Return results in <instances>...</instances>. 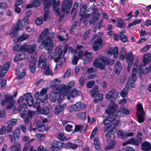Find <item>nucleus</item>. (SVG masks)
I'll return each instance as SVG.
<instances>
[{"mask_svg":"<svg viewBox=\"0 0 151 151\" xmlns=\"http://www.w3.org/2000/svg\"><path fill=\"white\" fill-rule=\"evenodd\" d=\"M46 35V37L42 42L40 47L42 49V46L43 45V47H45L48 50V53H50V51L52 50L53 46L52 39L54 36V33L49 32L48 28H45L39 36L37 41L40 42Z\"/></svg>","mask_w":151,"mask_h":151,"instance_id":"f257e3e1","label":"nucleus"},{"mask_svg":"<svg viewBox=\"0 0 151 151\" xmlns=\"http://www.w3.org/2000/svg\"><path fill=\"white\" fill-rule=\"evenodd\" d=\"M65 86L60 85L56 88L55 89L52 90L50 93V99L52 102H54L57 98V101L59 103H60L64 99L65 96L68 95V91L65 89Z\"/></svg>","mask_w":151,"mask_h":151,"instance_id":"f03ea898","label":"nucleus"},{"mask_svg":"<svg viewBox=\"0 0 151 151\" xmlns=\"http://www.w3.org/2000/svg\"><path fill=\"white\" fill-rule=\"evenodd\" d=\"M117 107V105L114 102H111L109 105L108 108L106 110V112L109 115L104 120V125H109L111 126V123L115 119L116 116L114 112Z\"/></svg>","mask_w":151,"mask_h":151,"instance_id":"7ed1b4c3","label":"nucleus"},{"mask_svg":"<svg viewBox=\"0 0 151 151\" xmlns=\"http://www.w3.org/2000/svg\"><path fill=\"white\" fill-rule=\"evenodd\" d=\"M68 46L65 45L63 49L62 46L59 45L57 47L55 50V53L52 52L50 55L51 58H53L55 57L54 59V61L56 63L59 62L61 59L62 55V57L64 56L65 55L67 52Z\"/></svg>","mask_w":151,"mask_h":151,"instance_id":"20e7f679","label":"nucleus"},{"mask_svg":"<svg viewBox=\"0 0 151 151\" xmlns=\"http://www.w3.org/2000/svg\"><path fill=\"white\" fill-rule=\"evenodd\" d=\"M19 45H16L14 46L13 50L14 51L19 50V51H23L32 54L35 50L36 45L35 44L28 45L27 44L24 43L21 45L19 49Z\"/></svg>","mask_w":151,"mask_h":151,"instance_id":"39448f33","label":"nucleus"},{"mask_svg":"<svg viewBox=\"0 0 151 151\" xmlns=\"http://www.w3.org/2000/svg\"><path fill=\"white\" fill-rule=\"evenodd\" d=\"M109 63V61L108 58L104 56L100 55L95 60L93 64L95 67L103 70L105 68L106 65Z\"/></svg>","mask_w":151,"mask_h":151,"instance_id":"423d86ee","label":"nucleus"},{"mask_svg":"<svg viewBox=\"0 0 151 151\" xmlns=\"http://www.w3.org/2000/svg\"><path fill=\"white\" fill-rule=\"evenodd\" d=\"M47 89L46 88H44L42 89L39 93L37 91L35 94V99L37 100V101L35 103H39L40 101L42 103H46L47 101Z\"/></svg>","mask_w":151,"mask_h":151,"instance_id":"0eeeda50","label":"nucleus"},{"mask_svg":"<svg viewBox=\"0 0 151 151\" xmlns=\"http://www.w3.org/2000/svg\"><path fill=\"white\" fill-rule=\"evenodd\" d=\"M138 63L139 61L137 60L134 66V67L132 70L131 76V78L129 79L127 85V86H128L129 88H131L134 86V83L137 80L136 74L137 73Z\"/></svg>","mask_w":151,"mask_h":151,"instance_id":"6e6552de","label":"nucleus"},{"mask_svg":"<svg viewBox=\"0 0 151 151\" xmlns=\"http://www.w3.org/2000/svg\"><path fill=\"white\" fill-rule=\"evenodd\" d=\"M105 136L108 145L105 147V149L106 150H111L114 148L116 145V142L113 141L114 138V135L111 133V131H109L106 134Z\"/></svg>","mask_w":151,"mask_h":151,"instance_id":"1a4fd4ad","label":"nucleus"},{"mask_svg":"<svg viewBox=\"0 0 151 151\" xmlns=\"http://www.w3.org/2000/svg\"><path fill=\"white\" fill-rule=\"evenodd\" d=\"M72 4V2L69 1V0H64L63 1L61 6V12L60 16V18L63 17L65 12L67 13L69 12Z\"/></svg>","mask_w":151,"mask_h":151,"instance_id":"9d476101","label":"nucleus"},{"mask_svg":"<svg viewBox=\"0 0 151 151\" xmlns=\"http://www.w3.org/2000/svg\"><path fill=\"white\" fill-rule=\"evenodd\" d=\"M98 88V86H95L91 91V96L96 98V99L93 100L94 103L98 102L99 101L102 100L103 95V93H99V90Z\"/></svg>","mask_w":151,"mask_h":151,"instance_id":"9b49d317","label":"nucleus"},{"mask_svg":"<svg viewBox=\"0 0 151 151\" xmlns=\"http://www.w3.org/2000/svg\"><path fill=\"white\" fill-rule=\"evenodd\" d=\"M137 115L138 121L139 123L143 122L144 120V112L142 105L139 104L137 106Z\"/></svg>","mask_w":151,"mask_h":151,"instance_id":"f8f14e48","label":"nucleus"},{"mask_svg":"<svg viewBox=\"0 0 151 151\" xmlns=\"http://www.w3.org/2000/svg\"><path fill=\"white\" fill-rule=\"evenodd\" d=\"M78 58L81 59H83L84 57H86L83 61L84 64L89 63L92 60L91 54L87 52H86L83 54L82 52L80 51L78 52Z\"/></svg>","mask_w":151,"mask_h":151,"instance_id":"ddd939ff","label":"nucleus"},{"mask_svg":"<svg viewBox=\"0 0 151 151\" xmlns=\"http://www.w3.org/2000/svg\"><path fill=\"white\" fill-rule=\"evenodd\" d=\"M36 124L37 127L35 128L29 129V130L30 132L32 131H35L36 130L39 132H43L45 129V125L42 123V120L40 119V117L36 119Z\"/></svg>","mask_w":151,"mask_h":151,"instance_id":"4468645a","label":"nucleus"},{"mask_svg":"<svg viewBox=\"0 0 151 151\" xmlns=\"http://www.w3.org/2000/svg\"><path fill=\"white\" fill-rule=\"evenodd\" d=\"M65 143L58 141H54L52 144L50 150L51 151H56L65 147Z\"/></svg>","mask_w":151,"mask_h":151,"instance_id":"2eb2a0df","label":"nucleus"},{"mask_svg":"<svg viewBox=\"0 0 151 151\" xmlns=\"http://www.w3.org/2000/svg\"><path fill=\"white\" fill-rule=\"evenodd\" d=\"M44 9L46 12L44 15V20L46 21L49 14V12L48 9L50 7L51 4V0H44Z\"/></svg>","mask_w":151,"mask_h":151,"instance_id":"dca6fc26","label":"nucleus"},{"mask_svg":"<svg viewBox=\"0 0 151 151\" xmlns=\"http://www.w3.org/2000/svg\"><path fill=\"white\" fill-rule=\"evenodd\" d=\"M47 62L46 58L43 55H41L38 60L37 66L40 68L45 69L47 67Z\"/></svg>","mask_w":151,"mask_h":151,"instance_id":"f3484780","label":"nucleus"},{"mask_svg":"<svg viewBox=\"0 0 151 151\" xmlns=\"http://www.w3.org/2000/svg\"><path fill=\"white\" fill-rule=\"evenodd\" d=\"M119 93L115 89L112 90L106 95L105 98L106 99L109 100L111 99H116L118 97Z\"/></svg>","mask_w":151,"mask_h":151,"instance_id":"a211bd4d","label":"nucleus"},{"mask_svg":"<svg viewBox=\"0 0 151 151\" xmlns=\"http://www.w3.org/2000/svg\"><path fill=\"white\" fill-rule=\"evenodd\" d=\"M79 93V91L77 89H73L68 96L67 99L72 103L73 102L74 99H73L76 96L78 95Z\"/></svg>","mask_w":151,"mask_h":151,"instance_id":"6ab92c4d","label":"nucleus"},{"mask_svg":"<svg viewBox=\"0 0 151 151\" xmlns=\"http://www.w3.org/2000/svg\"><path fill=\"white\" fill-rule=\"evenodd\" d=\"M10 65V62H7L3 65L0 66V78L3 77L7 71Z\"/></svg>","mask_w":151,"mask_h":151,"instance_id":"aec40b11","label":"nucleus"},{"mask_svg":"<svg viewBox=\"0 0 151 151\" xmlns=\"http://www.w3.org/2000/svg\"><path fill=\"white\" fill-rule=\"evenodd\" d=\"M39 103H35L34 107L36 108L37 111L39 112L40 113L44 115H47L49 113V109L48 107H45L43 108H41Z\"/></svg>","mask_w":151,"mask_h":151,"instance_id":"412c9836","label":"nucleus"},{"mask_svg":"<svg viewBox=\"0 0 151 151\" xmlns=\"http://www.w3.org/2000/svg\"><path fill=\"white\" fill-rule=\"evenodd\" d=\"M102 40L101 38H97L94 41L93 45V50L96 51L100 48L102 47Z\"/></svg>","mask_w":151,"mask_h":151,"instance_id":"4be33fe9","label":"nucleus"},{"mask_svg":"<svg viewBox=\"0 0 151 151\" xmlns=\"http://www.w3.org/2000/svg\"><path fill=\"white\" fill-rule=\"evenodd\" d=\"M113 53V55L114 58H116L118 54V48L115 47L113 50L112 48L109 47L108 48L107 50V54L109 56H111Z\"/></svg>","mask_w":151,"mask_h":151,"instance_id":"5701e85b","label":"nucleus"},{"mask_svg":"<svg viewBox=\"0 0 151 151\" xmlns=\"http://www.w3.org/2000/svg\"><path fill=\"white\" fill-rule=\"evenodd\" d=\"M35 111L30 110H28L27 111H24L20 114V116L22 118H31L35 115Z\"/></svg>","mask_w":151,"mask_h":151,"instance_id":"b1692460","label":"nucleus"},{"mask_svg":"<svg viewBox=\"0 0 151 151\" xmlns=\"http://www.w3.org/2000/svg\"><path fill=\"white\" fill-rule=\"evenodd\" d=\"M18 22L19 23L16 25L18 26L19 29L20 30H22L25 26L28 24L29 19L27 17H24L21 22L20 20H19Z\"/></svg>","mask_w":151,"mask_h":151,"instance_id":"393cba45","label":"nucleus"},{"mask_svg":"<svg viewBox=\"0 0 151 151\" xmlns=\"http://www.w3.org/2000/svg\"><path fill=\"white\" fill-rule=\"evenodd\" d=\"M88 12L91 13L93 17L95 19H97L100 16V14L99 13L98 9L94 6H91L87 10Z\"/></svg>","mask_w":151,"mask_h":151,"instance_id":"a878e982","label":"nucleus"},{"mask_svg":"<svg viewBox=\"0 0 151 151\" xmlns=\"http://www.w3.org/2000/svg\"><path fill=\"white\" fill-rule=\"evenodd\" d=\"M142 64H141L140 65L138 69V72L140 76H141L142 74L146 75L148 73L151 72V64L149 67L146 68L143 71L142 70Z\"/></svg>","mask_w":151,"mask_h":151,"instance_id":"bb28decb","label":"nucleus"},{"mask_svg":"<svg viewBox=\"0 0 151 151\" xmlns=\"http://www.w3.org/2000/svg\"><path fill=\"white\" fill-rule=\"evenodd\" d=\"M137 139H135L132 138L130 139L132 140L131 142V144L138 145L142 142V134L140 133H138L137 135Z\"/></svg>","mask_w":151,"mask_h":151,"instance_id":"cd10ccee","label":"nucleus"},{"mask_svg":"<svg viewBox=\"0 0 151 151\" xmlns=\"http://www.w3.org/2000/svg\"><path fill=\"white\" fill-rule=\"evenodd\" d=\"M129 110L127 108L123 107L121 108L120 110H118L116 112V116L118 117H120L122 114L127 115L129 113Z\"/></svg>","mask_w":151,"mask_h":151,"instance_id":"c85d7f7f","label":"nucleus"},{"mask_svg":"<svg viewBox=\"0 0 151 151\" xmlns=\"http://www.w3.org/2000/svg\"><path fill=\"white\" fill-rule=\"evenodd\" d=\"M29 35L26 33H23L19 37L15 38L14 40V43H17L18 42H21L29 38Z\"/></svg>","mask_w":151,"mask_h":151,"instance_id":"c756f323","label":"nucleus"},{"mask_svg":"<svg viewBox=\"0 0 151 151\" xmlns=\"http://www.w3.org/2000/svg\"><path fill=\"white\" fill-rule=\"evenodd\" d=\"M150 62H151V54L149 53L145 54L143 59V66H145Z\"/></svg>","mask_w":151,"mask_h":151,"instance_id":"7c9ffc66","label":"nucleus"},{"mask_svg":"<svg viewBox=\"0 0 151 151\" xmlns=\"http://www.w3.org/2000/svg\"><path fill=\"white\" fill-rule=\"evenodd\" d=\"M27 58L28 60L30 62H31L29 66L30 70L32 73H33L35 71V70L36 61L35 60L34 58H31L29 60L28 59V58Z\"/></svg>","mask_w":151,"mask_h":151,"instance_id":"2f4dec72","label":"nucleus"},{"mask_svg":"<svg viewBox=\"0 0 151 151\" xmlns=\"http://www.w3.org/2000/svg\"><path fill=\"white\" fill-rule=\"evenodd\" d=\"M63 124L64 125L67 124L65 127V129L67 132H70L73 130V125L74 124L72 123L65 121H63Z\"/></svg>","mask_w":151,"mask_h":151,"instance_id":"473e14b6","label":"nucleus"},{"mask_svg":"<svg viewBox=\"0 0 151 151\" xmlns=\"http://www.w3.org/2000/svg\"><path fill=\"white\" fill-rule=\"evenodd\" d=\"M25 99L29 106H32L34 103L33 99L29 93L24 95Z\"/></svg>","mask_w":151,"mask_h":151,"instance_id":"72a5a7b5","label":"nucleus"},{"mask_svg":"<svg viewBox=\"0 0 151 151\" xmlns=\"http://www.w3.org/2000/svg\"><path fill=\"white\" fill-rule=\"evenodd\" d=\"M18 27V26L16 24L12 27L9 33L11 37H14L17 35V31L20 30Z\"/></svg>","mask_w":151,"mask_h":151,"instance_id":"f704fd0d","label":"nucleus"},{"mask_svg":"<svg viewBox=\"0 0 151 151\" xmlns=\"http://www.w3.org/2000/svg\"><path fill=\"white\" fill-rule=\"evenodd\" d=\"M93 145L94 146L96 149L99 150L101 149V144L98 137H96L94 139Z\"/></svg>","mask_w":151,"mask_h":151,"instance_id":"c9c22d12","label":"nucleus"},{"mask_svg":"<svg viewBox=\"0 0 151 151\" xmlns=\"http://www.w3.org/2000/svg\"><path fill=\"white\" fill-rule=\"evenodd\" d=\"M66 106V104H65L63 105L60 104L57 106L55 108V113L56 114H58L59 112L62 111L64 109Z\"/></svg>","mask_w":151,"mask_h":151,"instance_id":"e433bc0d","label":"nucleus"},{"mask_svg":"<svg viewBox=\"0 0 151 151\" xmlns=\"http://www.w3.org/2000/svg\"><path fill=\"white\" fill-rule=\"evenodd\" d=\"M60 83V81L58 78H56L52 81L51 83V86L52 90L55 89L56 87Z\"/></svg>","mask_w":151,"mask_h":151,"instance_id":"4c0bfd02","label":"nucleus"},{"mask_svg":"<svg viewBox=\"0 0 151 151\" xmlns=\"http://www.w3.org/2000/svg\"><path fill=\"white\" fill-rule=\"evenodd\" d=\"M25 57L26 55L24 52L20 53L16 55L14 60L15 62H17L19 60H23L25 59Z\"/></svg>","mask_w":151,"mask_h":151,"instance_id":"58836bf2","label":"nucleus"},{"mask_svg":"<svg viewBox=\"0 0 151 151\" xmlns=\"http://www.w3.org/2000/svg\"><path fill=\"white\" fill-rule=\"evenodd\" d=\"M142 149L143 150L149 151L151 149V146L150 143L148 142H145L142 144Z\"/></svg>","mask_w":151,"mask_h":151,"instance_id":"ea45409f","label":"nucleus"},{"mask_svg":"<svg viewBox=\"0 0 151 151\" xmlns=\"http://www.w3.org/2000/svg\"><path fill=\"white\" fill-rule=\"evenodd\" d=\"M115 73L119 74L122 70V66L120 63L118 61H117L114 67Z\"/></svg>","mask_w":151,"mask_h":151,"instance_id":"a19ab883","label":"nucleus"},{"mask_svg":"<svg viewBox=\"0 0 151 151\" xmlns=\"http://www.w3.org/2000/svg\"><path fill=\"white\" fill-rule=\"evenodd\" d=\"M65 147L66 149L71 148L73 150H76L78 147V145L76 144H73L71 142H69L65 144Z\"/></svg>","mask_w":151,"mask_h":151,"instance_id":"79ce46f5","label":"nucleus"},{"mask_svg":"<svg viewBox=\"0 0 151 151\" xmlns=\"http://www.w3.org/2000/svg\"><path fill=\"white\" fill-rule=\"evenodd\" d=\"M72 109L75 111H78L80 110L81 108V102H76L72 106Z\"/></svg>","mask_w":151,"mask_h":151,"instance_id":"37998d69","label":"nucleus"},{"mask_svg":"<svg viewBox=\"0 0 151 151\" xmlns=\"http://www.w3.org/2000/svg\"><path fill=\"white\" fill-rule=\"evenodd\" d=\"M57 138L60 140L62 141H67L70 139V138L65 136L63 133H60L58 134L57 136Z\"/></svg>","mask_w":151,"mask_h":151,"instance_id":"c03bdc74","label":"nucleus"},{"mask_svg":"<svg viewBox=\"0 0 151 151\" xmlns=\"http://www.w3.org/2000/svg\"><path fill=\"white\" fill-rule=\"evenodd\" d=\"M21 150L20 145L19 143H16L11 147V151H20Z\"/></svg>","mask_w":151,"mask_h":151,"instance_id":"a18cd8bd","label":"nucleus"},{"mask_svg":"<svg viewBox=\"0 0 151 151\" xmlns=\"http://www.w3.org/2000/svg\"><path fill=\"white\" fill-rule=\"evenodd\" d=\"M75 83V82L74 81H72L69 82L68 85L67 86L66 85L63 84H61V85H63L65 86V89L68 91V94L70 90L71 89L72 87L74 85Z\"/></svg>","mask_w":151,"mask_h":151,"instance_id":"49530a36","label":"nucleus"},{"mask_svg":"<svg viewBox=\"0 0 151 151\" xmlns=\"http://www.w3.org/2000/svg\"><path fill=\"white\" fill-rule=\"evenodd\" d=\"M129 88L128 86H126L122 90L121 93V95L122 97H126L128 94V88Z\"/></svg>","mask_w":151,"mask_h":151,"instance_id":"de8ad7c7","label":"nucleus"},{"mask_svg":"<svg viewBox=\"0 0 151 151\" xmlns=\"http://www.w3.org/2000/svg\"><path fill=\"white\" fill-rule=\"evenodd\" d=\"M117 134L119 137L122 139L126 137V132L123 130H119L117 131Z\"/></svg>","mask_w":151,"mask_h":151,"instance_id":"09e8293b","label":"nucleus"},{"mask_svg":"<svg viewBox=\"0 0 151 151\" xmlns=\"http://www.w3.org/2000/svg\"><path fill=\"white\" fill-rule=\"evenodd\" d=\"M117 25L119 28H124L125 26L124 21L121 18H119L117 20Z\"/></svg>","mask_w":151,"mask_h":151,"instance_id":"8fccbe9b","label":"nucleus"},{"mask_svg":"<svg viewBox=\"0 0 151 151\" xmlns=\"http://www.w3.org/2000/svg\"><path fill=\"white\" fill-rule=\"evenodd\" d=\"M134 59V55L132 52H129L127 54V62L132 63Z\"/></svg>","mask_w":151,"mask_h":151,"instance_id":"3c124183","label":"nucleus"},{"mask_svg":"<svg viewBox=\"0 0 151 151\" xmlns=\"http://www.w3.org/2000/svg\"><path fill=\"white\" fill-rule=\"evenodd\" d=\"M126 50L124 48L122 47L120 52L119 57L121 59H124L126 55Z\"/></svg>","mask_w":151,"mask_h":151,"instance_id":"603ef678","label":"nucleus"},{"mask_svg":"<svg viewBox=\"0 0 151 151\" xmlns=\"http://www.w3.org/2000/svg\"><path fill=\"white\" fill-rule=\"evenodd\" d=\"M52 7L53 9H55L57 8H59V4L60 1V0L56 1V0H52Z\"/></svg>","mask_w":151,"mask_h":151,"instance_id":"864d4df0","label":"nucleus"},{"mask_svg":"<svg viewBox=\"0 0 151 151\" xmlns=\"http://www.w3.org/2000/svg\"><path fill=\"white\" fill-rule=\"evenodd\" d=\"M77 116L82 119L85 120L86 118V112L78 113L77 114Z\"/></svg>","mask_w":151,"mask_h":151,"instance_id":"5fc2aeb1","label":"nucleus"},{"mask_svg":"<svg viewBox=\"0 0 151 151\" xmlns=\"http://www.w3.org/2000/svg\"><path fill=\"white\" fill-rule=\"evenodd\" d=\"M86 9V5H83L81 9L80 14L81 16H85V11Z\"/></svg>","mask_w":151,"mask_h":151,"instance_id":"6e6d98bb","label":"nucleus"},{"mask_svg":"<svg viewBox=\"0 0 151 151\" xmlns=\"http://www.w3.org/2000/svg\"><path fill=\"white\" fill-rule=\"evenodd\" d=\"M20 134V131L18 129H16L13 133V137L15 140L17 138H18Z\"/></svg>","mask_w":151,"mask_h":151,"instance_id":"4d7b16f0","label":"nucleus"},{"mask_svg":"<svg viewBox=\"0 0 151 151\" xmlns=\"http://www.w3.org/2000/svg\"><path fill=\"white\" fill-rule=\"evenodd\" d=\"M33 150V146L29 145H26L24 147L23 150V151H27L28 150H29V151H32Z\"/></svg>","mask_w":151,"mask_h":151,"instance_id":"13d9d810","label":"nucleus"},{"mask_svg":"<svg viewBox=\"0 0 151 151\" xmlns=\"http://www.w3.org/2000/svg\"><path fill=\"white\" fill-rule=\"evenodd\" d=\"M97 127H95L92 131L90 137L91 139H93L94 138L96 133L97 132Z\"/></svg>","mask_w":151,"mask_h":151,"instance_id":"bf43d9fd","label":"nucleus"},{"mask_svg":"<svg viewBox=\"0 0 151 151\" xmlns=\"http://www.w3.org/2000/svg\"><path fill=\"white\" fill-rule=\"evenodd\" d=\"M46 68V69L44 72V74L46 76L51 75L52 72L50 69L49 66H47Z\"/></svg>","mask_w":151,"mask_h":151,"instance_id":"052dcab7","label":"nucleus"},{"mask_svg":"<svg viewBox=\"0 0 151 151\" xmlns=\"http://www.w3.org/2000/svg\"><path fill=\"white\" fill-rule=\"evenodd\" d=\"M71 72V69H69L65 73L63 76V78H68L70 77Z\"/></svg>","mask_w":151,"mask_h":151,"instance_id":"680f3d73","label":"nucleus"},{"mask_svg":"<svg viewBox=\"0 0 151 151\" xmlns=\"http://www.w3.org/2000/svg\"><path fill=\"white\" fill-rule=\"evenodd\" d=\"M26 71L25 69H23L21 73L17 77V79H20L22 78L25 75Z\"/></svg>","mask_w":151,"mask_h":151,"instance_id":"e2e57ef3","label":"nucleus"},{"mask_svg":"<svg viewBox=\"0 0 151 151\" xmlns=\"http://www.w3.org/2000/svg\"><path fill=\"white\" fill-rule=\"evenodd\" d=\"M34 2V7L39 6L42 1V0H35L32 1Z\"/></svg>","mask_w":151,"mask_h":151,"instance_id":"0e129e2a","label":"nucleus"},{"mask_svg":"<svg viewBox=\"0 0 151 151\" xmlns=\"http://www.w3.org/2000/svg\"><path fill=\"white\" fill-rule=\"evenodd\" d=\"M151 45H147L143 47L141 50V52H144L147 50L151 47Z\"/></svg>","mask_w":151,"mask_h":151,"instance_id":"69168bd1","label":"nucleus"},{"mask_svg":"<svg viewBox=\"0 0 151 151\" xmlns=\"http://www.w3.org/2000/svg\"><path fill=\"white\" fill-rule=\"evenodd\" d=\"M6 81L4 79H1L0 80V86L2 88L4 87L6 84Z\"/></svg>","mask_w":151,"mask_h":151,"instance_id":"338daca9","label":"nucleus"},{"mask_svg":"<svg viewBox=\"0 0 151 151\" xmlns=\"http://www.w3.org/2000/svg\"><path fill=\"white\" fill-rule=\"evenodd\" d=\"M79 58L76 56H74L73 59H72V63L74 65H76L77 63V62Z\"/></svg>","mask_w":151,"mask_h":151,"instance_id":"774afa93","label":"nucleus"}]
</instances>
